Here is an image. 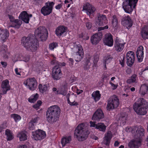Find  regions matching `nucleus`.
<instances>
[{
	"mask_svg": "<svg viewBox=\"0 0 148 148\" xmlns=\"http://www.w3.org/2000/svg\"><path fill=\"white\" fill-rule=\"evenodd\" d=\"M35 36L32 34H29L27 37H23L21 40V43L23 45L27 50H30L32 52L35 51L39 46V43L36 38L42 41H45L48 36V33L46 29L43 27L40 26L36 29L35 32Z\"/></svg>",
	"mask_w": 148,
	"mask_h": 148,
	"instance_id": "nucleus-1",
	"label": "nucleus"
},
{
	"mask_svg": "<svg viewBox=\"0 0 148 148\" xmlns=\"http://www.w3.org/2000/svg\"><path fill=\"white\" fill-rule=\"evenodd\" d=\"M61 110L57 105H54L49 107L46 112V118L48 123L53 124L59 120Z\"/></svg>",
	"mask_w": 148,
	"mask_h": 148,
	"instance_id": "nucleus-2",
	"label": "nucleus"
},
{
	"mask_svg": "<svg viewBox=\"0 0 148 148\" xmlns=\"http://www.w3.org/2000/svg\"><path fill=\"white\" fill-rule=\"evenodd\" d=\"M90 132L88 127L84 123L79 124L75 128L74 133V137L79 141H83L88 137Z\"/></svg>",
	"mask_w": 148,
	"mask_h": 148,
	"instance_id": "nucleus-3",
	"label": "nucleus"
},
{
	"mask_svg": "<svg viewBox=\"0 0 148 148\" xmlns=\"http://www.w3.org/2000/svg\"><path fill=\"white\" fill-rule=\"evenodd\" d=\"M147 102L144 99L139 98L134 103L133 108L138 115H144L147 113Z\"/></svg>",
	"mask_w": 148,
	"mask_h": 148,
	"instance_id": "nucleus-4",
	"label": "nucleus"
},
{
	"mask_svg": "<svg viewBox=\"0 0 148 148\" xmlns=\"http://www.w3.org/2000/svg\"><path fill=\"white\" fill-rule=\"evenodd\" d=\"M138 0H125L123 3V8L127 13H131L135 8Z\"/></svg>",
	"mask_w": 148,
	"mask_h": 148,
	"instance_id": "nucleus-5",
	"label": "nucleus"
},
{
	"mask_svg": "<svg viewBox=\"0 0 148 148\" xmlns=\"http://www.w3.org/2000/svg\"><path fill=\"white\" fill-rule=\"evenodd\" d=\"M119 104V100L116 95L111 97L108 100L107 109L110 111L118 107Z\"/></svg>",
	"mask_w": 148,
	"mask_h": 148,
	"instance_id": "nucleus-6",
	"label": "nucleus"
},
{
	"mask_svg": "<svg viewBox=\"0 0 148 148\" xmlns=\"http://www.w3.org/2000/svg\"><path fill=\"white\" fill-rule=\"evenodd\" d=\"M55 3L53 1H48L41 8L40 12L44 16L49 15L52 12Z\"/></svg>",
	"mask_w": 148,
	"mask_h": 148,
	"instance_id": "nucleus-7",
	"label": "nucleus"
},
{
	"mask_svg": "<svg viewBox=\"0 0 148 148\" xmlns=\"http://www.w3.org/2000/svg\"><path fill=\"white\" fill-rule=\"evenodd\" d=\"M24 84L29 89L32 90H34L36 88L37 82L34 77H29L24 82Z\"/></svg>",
	"mask_w": 148,
	"mask_h": 148,
	"instance_id": "nucleus-8",
	"label": "nucleus"
},
{
	"mask_svg": "<svg viewBox=\"0 0 148 148\" xmlns=\"http://www.w3.org/2000/svg\"><path fill=\"white\" fill-rule=\"evenodd\" d=\"M125 43L121 39L116 37L114 39V48L117 52H121L123 49Z\"/></svg>",
	"mask_w": 148,
	"mask_h": 148,
	"instance_id": "nucleus-9",
	"label": "nucleus"
},
{
	"mask_svg": "<svg viewBox=\"0 0 148 148\" xmlns=\"http://www.w3.org/2000/svg\"><path fill=\"white\" fill-rule=\"evenodd\" d=\"M32 138L36 140H41L45 138L46 136L45 132L38 129L34 132H32Z\"/></svg>",
	"mask_w": 148,
	"mask_h": 148,
	"instance_id": "nucleus-10",
	"label": "nucleus"
},
{
	"mask_svg": "<svg viewBox=\"0 0 148 148\" xmlns=\"http://www.w3.org/2000/svg\"><path fill=\"white\" fill-rule=\"evenodd\" d=\"M76 48L78 51L76 52L74 58L76 62H78L81 61L83 58L84 51L82 46L80 45H77Z\"/></svg>",
	"mask_w": 148,
	"mask_h": 148,
	"instance_id": "nucleus-11",
	"label": "nucleus"
},
{
	"mask_svg": "<svg viewBox=\"0 0 148 148\" xmlns=\"http://www.w3.org/2000/svg\"><path fill=\"white\" fill-rule=\"evenodd\" d=\"M108 21L106 15L99 14L97 15V18L96 20L95 24L97 26H102L106 25Z\"/></svg>",
	"mask_w": 148,
	"mask_h": 148,
	"instance_id": "nucleus-12",
	"label": "nucleus"
},
{
	"mask_svg": "<svg viewBox=\"0 0 148 148\" xmlns=\"http://www.w3.org/2000/svg\"><path fill=\"white\" fill-rule=\"evenodd\" d=\"M61 69L58 66H56L53 69L52 76L54 80L59 79L62 77Z\"/></svg>",
	"mask_w": 148,
	"mask_h": 148,
	"instance_id": "nucleus-13",
	"label": "nucleus"
},
{
	"mask_svg": "<svg viewBox=\"0 0 148 148\" xmlns=\"http://www.w3.org/2000/svg\"><path fill=\"white\" fill-rule=\"evenodd\" d=\"M121 23L128 29L132 25V20L129 16L124 15L123 16L121 20Z\"/></svg>",
	"mask_w": 148,
	"mask_h": 148,
	"instance_id": "nucleus-14",
	"label": "nucleus"
},
{
	"mask_svg": "<svg viewBox=\"0 0 148 148\" xmlns=\"http://www.w3.org/2000/svg\"><path fill=\"white\" fill-rule=\"evenodd\" d=\"M142 142L141 139H133L129 142L128 146L130 148H138L141 146Z\"/></svg>",
	"mask_w": 148,
	"mask_h": 148,
	"instance_id": "nucleus-15",
	"label": "nucleus"
},
{
	"mask_svg": "<svg viewBox=\"0 0 148 148\" xmlns=\"http://www.w3.org/2000/svg\"><path fill=\"white\" fill-rule=\"evenodd\" d=\"M104 117V114L101 108L97 109L92 117L93 120L99 121Z\"/></svg>",
	"mask_w": 148,
	"mask_h": 148,
	"instance_id": "nucleus-16",
	"label": "nucleus"
},
{
	"mask_svg": "<svg viewBox=\"0 0 148 148\" xmlns=\"http://www.w3.org/2000/svg\"><path fill=\"white\" fill-rule=\"evenodd\" d=\"M32 14H28L26 11H22L20 14L18 18L26 23H28L30 20V18L32 17Z\"/></svg>",
	"mask_w": 148,
	"mask_h": 148,
	"instance_id": "nucleus-17",
	"label": "nucleus"
},
{
	"mask_svg": "<svg viewBox=\"0 0 148 148\" xmlns=\"http://www.w3.org/2000/svg\"><path fill=\"white\" fill-rule=\"evenodd\" d=\"M127 65L131 66L134 62L135 60L134 54V52L132 51H129L126 54Z\"/></svg>",
	"mask_w": 148,
	"mask_h": 148,
	"instance_id": "nucleus-18",
	"label": "nucleus"
},
{
	"mask_svg": "<svg viewBox=\"0 0 148 148\" xmlns=\"http://www.w3.org/2000/svg\"><path fill=\"white\" fill-rule=\"evenodd\" d=\"M102 36V34L100 32L94 34L90 38L91 43L93 45L97 44L101 40Z\"/></svg>",
	"mask_w": 148,
	"mask_h": 148,
	"instance_id": "nucleus-19",
	"label": "nucleus"
},
{
	"mask_svg": "<svg viewBox=\"0 0 148 148\" xmlns=\"http://www.w3.org/2000/svg\"><path fill=\"white\" fill-rule=\"evenodd\" d=\"M104 42L106 45L112 47L113 45L114 41L113 36L110 33L106 34L104 40Z\"/></svg>",
	"mask_w": 148,
	"mask_h": 148,
	"instance_id": "nucleus-20",
	"label": "nucleus"
},
{
	"mask_svg": "<svg viewBox=\"0 0 148 148\" xmlns=\"http://www.w3.org/2000/svg\"><path fill=\"white\" fill-rule=\"evenodd\" d=\"M9 35V31L7 29L0 28V41L5 42Z\"/></svg>",
	"mask_w": 148,
	"mask_h": 148,
	"instance_id": "nucleus-21",
	"label": "nucleus"
},
{
	"mask_svg": "<svg viewBox=\"0 0 148 148\" xmlns=\"http://www.w3.org/2000/svg\"><path fill=\"white\" fill-rule=\"evenodd\" d=\"M144 48L143 46H140L137 49L136 55L138 62H142L144 58Z\"/></svg>",
	"mask_w": 148,
	"mask_h": 148,
	"instance_id": "nucleus-22",
	"label": "nucleus"
},
{
	"mask_svg": "<svg viewBox=\"0 0 148 148\" xmlns=\"http://www.w3.org/2000/svg\"><path fill=\"white\" fill-rule=\"evenodd\" d=\"M83 8L84 10L86 11L87 14L89 15L92 14L95 10V7L88 3L84 5Z\"/></svg>",
	"mask_w": 148,
	"mask_h": 148,
	"instance_id": "nucleus-23",
	"label": "nucleus"
},
{
	"mask_svg": "<svg viewBox=\"0 0 148 148\" xmlns=\"http://www.w3.org/2000/svg\"><path fill=\"white\" fill-rule=\"evenodd\" d=\"M52 90L53 92L56 95H62L65 96L67 93V91L64 86L58 88V90L56 88L54 87Z\"/></svg>",
	"mask_w": 148,
	"mask_h": 148,
	"instance_id": "nucleus-24",
	"label": "nucleus"
},
{
	"mask_svg": "<svg viewBox=\"0 0 148 148\" xmlns=\"http://www.w3.org/2000/svg\"><path fill=\"white\" fill-rule=\"evenodd\" d=\"M67 30V28L64 26H60L56 29L55 33L56 35L58 36H60L65 32Z\"/></svg>",
	"mask_w": 148,
	"mask_h": 148,
	"instance_id": "nucleus-25",
	"label": "nucleus"
},
{
	"mask_svg": "<svg viewBox=\"0 0 148 148\" xmlns=\"http://www.w3.org/2000/svg\"><path fill=\"white\" fill-rule=\"evenodd\" d=\"M49 84H40L38 85V89L41 93H43L48 91L49 88Z\"/></svg>",
	"mask_w": 148,
	"mask_h": 148,
	"instance_id": "nucleus-26",
	"label": "nucleus"
},
{
	"mask_svg": "<svg viewBox=\"0 0 148 148\" xmlns=\"http://www.w3.org/2000/svg\"><path fill=\"white\" fill-rule=\"evenodd\" d=\"M141 35L143 39H148V25H145L142 28Z\"/></svg>",
	"mask_w": 148,
	"mask_h": 148,
	"instance_id": "nucleus-27",
	"label": "nucleus"
},
{
	"mask_svg": "<svg viewBox=\"0 0 148 148\" xmlns=\"http://www.w3.org/2000/svg\"><path fill=\"white\" fill-rule=\"evenodd\" d=\"M136 135L138 139H141L144 136L145 130L142 126H139L136 131Z\"/></svg>",
	"mask_w": 148,
	"mask_h": 148,
	"instance_id": "nucleus-28",
	"label": "nucleus"
},
{
	"mask_svg": "<svg viewBox=\"0 0 148 148\" xmlns=\"http://www.w3.org/2000/svg\"><path fill=\"white\" fill-rule=\"evenodd\" d=\"M92 96L95 102H97L100 99L101 95L100 91L98 90L93 92L92 94Z\"/></svg>",
	"mask_w": 148,
	"mask_h": 148,
	"instance_id": "nucleus-29",
	"label": "nucleus"
},
{
	"mask_svg": "<svg viewBox=\"0 0 148 148\" xmlns=\"http://www.w3.org/2000/svg\"><path fill=\"white\" fill-rule=\"evenodd\" d=\"M22 24V21L19 19H16L12 23L11 26L15 28L19 29Z\"/></svg>",
	"mask_w": 148,
	"mask_h": 148,
	"instance_id": "nucleus-30",
	"label": "nucleus"
},
{
	"mask_svg": "<svg viewBox=\"0 0 148 148\" xmlns=\"http://www.w3.org/2000/svg\"><path fill=\"white\" fill-rule=\"evenodd\" d=\"M140 92L141 95H144L148 93V84L142 85L140 87Z\"/></svg>",
	"mask_w": 148,
	"mask_h": 148,
	"instance_id": "nucleus-31",
	"label": "nucleus"
},
{
	"mask_svg": "<svg viewBox=\"0 0 148 148\" xmlns=\"http://www.w3.org/2000/svg\"><path fill=\"white\" fill-rule=\"evenodd\" d=\"M5 134L6 136V139L7 141L11 140L14 138L12 132L10 130L8 129H6L5 130Z\"/></svg>",
	"mask_w": 148,
	"mask_h": 148,
	"instance_id": "nucleus-32",
	"label": "nucleus"
},
{
	"mask_svg": "<svg viewBox=\"0 0 148 148\" xmlns=\"http://www.w3.org/2000/svg\"><path fill=\"white\" fill-rule=\"evenodd\" d=\"M71 140V138L70 136L64 137L62 138L61 141V143L62 144V146H65L66 144L69 143Z\"/></svg>",
	"mask_w": 148,
	"mask_h": 148,
	"instance_id": "nucleus-33",
	"label": "nucleus"
},
{
	"mask_svg": "<svg viewBox=\"0 0 148 148\" xmlns=\"http://www.w3.org/2000/svg\"><path fill=\"white\" fill-rule=\"evenodd\" d=\"M106 126L103 123H98L96 127V129L98 130L99 131L104 132L106 130Z\"/></svg>",
	"mask_w": 148,
	"mask_h": 148,
	"instance_id": "nucleus-34",
	"label": "nucleus"
},
{
	"mask_svg": "<svg viewBox=\"0 0 148 148\" xmlns=\"http://www.w3.org/2000/svg\"><path fill=\"white\" fill-rule=\"evenodd\" d=\"M112 138V134L108 133L105 135L104 138V142L106 145H109L110 140Z\"/></svg>",
	"mask_w": 148,
	"mask_h": 148,
	"instance_id": "nucleus-35",
	"label": "nucleus"
},
{
	"mask_svg": "<svg viewBox=\"0 0 148 148\" xmlns=\"http://www.w3.org/2000/svg\"><path fill=\"white\" fill-rule=\"evenodd\" d=\"M17 136L19 138L20 141H24L27 139L26 134L23 132H19L17 135Z\"/></svg>",
	"mask_w": 148,
	"mask_h": 148,
	"instance_id": "nucleus-36",
	"label": "nucleus"
},
{
	"mask_svg": "<svg viewBox=\"0 0 148 148\" xmlns=\"http://www.w3.org/2000/svg\"><path fill=\"white\" fill-rule=\"evenodd\" d=\"M1 86L2 88H7V90H10V89L9 81L7 79H5L2 82Z\"/></svg>",
	"mask_w": 148,
	"mask_h": 148,
	"instance_id": "nucleus-37",
	"label": "nucleus"
},
{
	"mask_svg": "<svg viewBox=\"0 0 148 148\" xmlns=\"http://www.w3.org/2000/svg\"><path fill=\"white\" fill-rule=\"evenodd\" d=\"M137 75L136 74H134L132 75L129 79H128L126 81V82L128 84H131L133 83H136V78Z\"/></svg>",
	"mask_w": 148,
	"mask_h": 148,
	"instance_id": "nucleus-38",
	"label": "nucleus"
},
{
	"mask_svg": "<svg viewBox=\"0 0 148 148\" xmlns=\"http://www.w3.org/2000/svg\"><path fill=\"white\" fill-rule=\"evenodd\" d=\"M38 93H36L30 96L29 98L28 101L29 102L34 103L38 99Z\"/></svg>",
	"mask_w": 148,
	"mask_h": 148,
	"instance_id": "nucleus-39",
	"label": "nucleus"
},
{
	"mask_svg": "<svg viewBox=\"0 0 148 148\" xmlns=\"http://www.w3.org/2000/svg\"><path fill=\"white\" fill-rule=\"evenodd\" d=\"M10 116L14 119L16 122L19 121L21 119V117L19 115L16 114H11Z\"/></svg>",
	"mask_w": 148,
	"mask_h": 148,
	"instance_id": "nucleus-40",
	"label": "nucleus"
},
{
	"mask_svg": "<svg viewBox=\"0 0 148 148\" xmlns=\"http://www.w3.org/2000/svg\"><path fill=\"white\" fill-rule=\"evenodd\" d=\"M58 46V44L56 42H53L49 45V48L51 50H53L54 49Z\"/></svg>",
	"mask_w": 148,
	"mask_h": 148,
	"instance_id": "nucleus-41",
	"label": "nucleus"
},
{
	"mask_svg": "<svg viewBox=\"0 0 148 148\" xmlns=\"http://www.w3.org/2000/svg\"><path fill=\"white\" fill-rule=\"evenodd\" d=\"M112 58L111 56L109 55L105 57L104 58L103 62L108 64L112 61Z\"/></svg>",
	"mask_w": 148,
	"mask_h": 148,
	"instance_id": "nucleus-42",
	"label": "nucleus"
},
{
	"mask_svg": "<svg viewBox=\"0 0 148 148\" xmlns=\"http://www.w3.org/2000/svg\"><path fill=\"white\" fill-rule=\"evenodd\" d=\"M91 66V63L90 62V60H86L84 66V69L85 70H88Z\"/></svg>",
	"mask_w": 148,
	"mask_h": 148,
	"instance_id": "nucleus-43",
	"label": "nucleus"
},
{
	"mask_svg": "<svg viewBox=\"0 0 148 148\" xmlns=\"http://www.w3.org/2000/svg\"><path fill=\"white\" fill-rule=\"evenodd\" d=\"M42 103V102L40 100L38 101L37 103L33 106V107L34 108L38 110V109L39 108L40 106L41 105Z\"/></svg>",
	"mask_w": 148,
	"mask_h": 148,
	"instance_id": "nucleus-44",
	"label": "nucleus"
},
{
	"mask_svg": "<svg viewBox=\"0 0 148 148\" xmlns=\"http://www.w3.org/2000/svg\"><path fill=\"white\" fill-rule=\"evenodd\" d=\"M30 58V57L29 55H25L22 56L23 61L25 62H28Z\"/></svg>",
	"mask_w": 148,
	"mask_h": 148,
	"instance_id": "nucleus-45",
	"label": "nucleus"
},
{
	"mask_svg": "<svg viewBox=\"0 0 148 148\" xmlns=\"http://www.w3.org/2000/svg\"><path fill=\"white\" fill-rule=\"evenodd\" d=\"M117 24V19L116 16L114 15L113 16V19H112V24L113 26L114 25H116Z\"/></svg>",
	"mask_w": 148,
	"mask_h": 148,
	"instance_id": "nucleus-46",
	"label": "nucleus"
},
{
	"mask_svg": "<svg viewBox=\"0 0 148 148\" xmlns=\"http://www.w3.org/2000/svg\"><path fill=\"white\" fill-rule=\"evenodd\" d=\"M34 128V125L33 123L30 122L29 124V129L31 130H33Z\"/></svg>",
	"mask_w": 148,
	"mask_h": 148,
	"instance_id": "nucleus-47",
	"label": "nucleus"
},
{
	"mask_svg": "<svg viewBox=\"0 0 148 148\" xmlns=\"http://www.w3.org/2000/svg\"><path fill=\"white\" fill-rule=\"evenodd\" d=\"M99 60V58L97 57H94L93 60V66H96L97 62Z\"/></svg>",
	"mask_w": 148,
	"mask_h": 148,
	"instance_id": "nucleus-48",
	"label": "nucleus"
},
{
	"mask_svg": "<svg viewBox=\"0 0 148 148\" xmlns=\"http://www.w3.org/2000/svg\"><path fill=\"white\" fill-rule=\"evenodd\" d=\"M4 129L6 128L7 127V121H5L3 122L2 124L0 125Z\"/></svg>",
	"mask_w": 148,
	"mask_h": 148,
	"instance_id": "nucleus-49",
	"label": "nucleus"
},
{
	"mask_svg": "<svg viewBox=\"0 0 148 148\" xmlns=\"http://www.w3.org/2000/svg\"><path fill=\"white\" fill-rule=\"evenodd\" d=\"M86 26L88 29H90L92 26V23L90 22H87L86 23Z\"/></svg>",
	"mask_w": 148,
	"mask_h": 148,
	"instance_id": "nucleus-50",
	"label": "nucleus"
},
{
	"mask_svg": "<svg viewBox=\"0 0 148 148\" xmlns=\"http://www.w3.org/2000/svg\"><path fill=\"white\" fill-rule=\"evenodd\" d=\"M39 119V118L38 116H36L34 118L32 119L30 122H32L33 123H36L37 122Z\"/></svg>",
	"mask_w": 148,
	"mask_h": 148,
	"instance_id": "nucleus-51",
	"label": "nucleus"
},
{
	"mask_svg": "<svg viewBox=\"0 0 148 148\" xmlns=\"http://www.w3.org/2000/svg\"><path fill=\"white\" fill-rule=\"evenodd\" d=\"M109 84L111 85V86L112 87V89L113 90H115L117 88L118 86V85L115 84H114L113 83H112L110 81L109 82Z\"/></svg>",
	"mask_w": 148,
	"mask_h": 148,
	"instance_id": "nucleus-52",
	"label": "nucleus"
},
{
	"mask_svg": "<svg viewBox=\"0 0 148 148\" xmlns=\"http://www.w3.org/2000/svg\"><path fill=\"white\" fill-rule=\"evenodd\" d=\"M8 16L9 18L10 19V21L12 23L13 22H14V20H16V19H15L14 17L12 15L8 14Z\"/></svg>",
	"mask_w": 148,
	"mask_h": 148,
	"instance_id": "nucleus-53",
	"label": "nucleus"
},
{
	"mask_svg": "<svg viewBox=\"0 0 148 148\" xmlns=\"http://www.w3.org/2000/svg\"><path fill=\"white\" fill-rule=\"evenodd\" d=\"M68 63L69 64V65L70 66H72L73 64L74 63V61L72 58H70L69 59Z\"/></svg>",
	"mask_w": 148,
	"mask_h": 148,
	"instance_id": "nucleus-54",
	"label": "nucleus"
},
{
	"mask_svg": "<svg viewBox=\"0 0 148 148\" xmlns=\"http://www.w3.org/2000/svg\"><path fill=\"white\" fill-rule=\"evenodd\" d=\"M95 123V122H92V121H90V126L91 127H95V128L96 129V127L97 125V124H96Z\"/></svg>",
	"mask_w": 148,
	"mask_h": 148,
	"instance_id": "nucleus-55",
	"label": "nucleus"
},
{
	"mask_svg": "<svg viewBox=\"0 0 148 148\" xmlns=\"http://www.w3.org/2000/svg\"><path fill=\"white\" fill-rule=\"evenodd\" d=\"M108 25H106L103 27H99L98 28V30L99 31L103 30L104 29H108Z\"/></svg>",
	"mask_w": 148,
	"mask_h": 148,
	"instance_id": "nucleus-56",
	"label": "nucleus"
},
{
	"mask_svg": "<svg viewBox=\"0 0 148 148\" xmlns=\"http://www.w3.org/2000/svg\"><path fill=\"white\" fill-rule=\"evenodd\" d=\"M123 60H119L120 61V63L121 64V65L122 67H124V57L123 56Z\"/></svg>",
	"mask_w": 148,
	"mask_h": 148,
	"instance_id": "nucleus-57",
	"label": "nucleus"
},
{
	"mask_svg": "<svg viewBox=\"0 0 148 148\" xmlns=\"http://www.w3.org/2000/svg\"><path fill=\"white\" fill-rule=\"evenodd\" d=\"M1 64L2 66L4 68H5L7 66V63L6 62L1 61Z\"/></svg>",
	"mask_w": 148,
	"mask_h": 148,
	"instance_id": "nucleus-58",
	"label": "nucleus"
},
{
	"mask_svg": "<svg viewBox=\"0 0 148 148\" xmlns=\"http://www.w3.org/2000/svg\"><path fill=\"white\" fill-rule=\"evenodd\" d=\"M62 6V3L59 4L55 7V8L56 10H60Z\"/></svg>",
	"mask_w": 148,
	"mask_h": 148,
	"instance_id": "nucleus-59",
	"label": "nucleus"
},
{
	"mask_svg": "<svg viewBox=\"0 0 148 148\" xmlns=\"http://www.w3.org/2000/svg\"><path fill=\"white\" fill-rule=\"evenodd\" d=\"M15 71L16 75H21V71H19L18 69L17 68H16L15 69Z\"/></svg>",
	"mask_w": 148,
	"mask_h": 148,
	"instance_id": "nucleus-60",
	"label": "nucleus"
},
{
	"mask_svg": "<svg viewBox=\"0 0 148 148\" xmlns=\"http://www.w3.org/2000/svg\"><path fill=\"white\" fill-rule=\"evenodd\" d=\"M132 72L131 70L130 69V68H127L126 69V73L128 74H130Z\"/></svg>",
	"mask_w": 148,
	"mask_h": 148,
	"instance_id": "nucleus-61",
	"label": "nucleus"
},
{
	"mask_svg": "<svg viewBox=\"0 0 148 148\" xmlns=\"http://www.w3.org/2000/svg\"><path fill=\"white\" fill-rule=\"evenodd\" d=\"M18 148H27V146L25 145H22L19 146Z\"/></svg>",
	"mask_w": 148,
	"mask_h": 148,
	"instance_id": "nucleus-62",
	"label": "nucleus"
},
{
	"mask_svg": "<svg viewBox=\"0 0 148 148\" xmlns=\"http://www.w3.org/2000/svg\"><path fill=\"white\" fill-rule=\"evenodd\" d=\"M119 144V143L118 141H115L114 144V146L115 147H118Z\"/></svg>",
	"mask_w": 148,
	"mask_h": 148,
	"instance_id": "nucleus-63",
	"label": "nucleus"
},
{
	"mask_svg": "<svg viewBox=\"0 0 148 148\" xmlns=\"http://www.w3.org/2000/svg\"><path fill=\"white\" fill-rule=\"evenodd\" d=\"M43 0H37L36 3L38 4H40L42 3Z\"/></svg>",
	"mask_w": 148,
	"mask_h": 148,
	"instance_id": "nucleus-64",
	"label": "nucleus"
}]
</instances>
